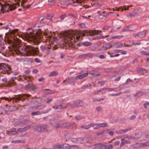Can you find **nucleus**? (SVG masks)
Instances as JSON below:
<instances>
[{"instance_id": "e433bc0d", "label": "nucleus", "mask_w": 149, "mask_h": 149, "mask_svg": "<svg viewBox=\"0 0 149 149\" xmlns=\"http://www.w3.org/2000/svg\"><path fill=\"white\" fill-rule=\"evenodd\" d=\"M124 7H125L124 8V7H123V8H122L121 7L119 8H116V11H119L120 9L121 10V11H122L123 9L125 10H127L129 8V6H127H127H125Z\"/></svg>"}, {"instance_id": "aec40b11", "label": "nucleus", "mask_w": 149, "mask_h": 149, "mask_svg": "<svg viewBox=\"0 0 149 149\" xmlns=\"http://www.w3.org/2000/svg\"><path fill=\"white\" fill-rule=\"evenodd\" d=\"M30 128V126L29 125H27L24 127L18 129H17V132H22L26 131V130L29 129Z\"/></svg>"}, {"instance_id": "338daca9", "label": "nucleus", "mask_w": 149, "mask_h": 149, "mask_svg": "<svg viewBox=\"0 0 149 149\" xmlns=\"http://www.w3.org/2000/svg\"><path fill=\"white\" fill-rule=\"evenodd\" d=\"M125 88V86L124 85H121L119 86L118 87V88H119V90H120L122 89H123Z\"/></svg>"}, {"instance_id": "49530a36", "label": "nucleus", "mask_w": 149, "mask_h": 149, "mask_svg": "<svg viewBox=\"0 0 149 149\" xmlns=\"http://www.w3.org/2000/svg\"><path fill=\"white\" fill-rule=\"evenodd\" d=\"M46 17L47 19V21H52V16L50 15L49 14H47V17Z\"/></svg>"}, {"instance_id": "2f4dec72", "label": "nucleus", "mask_w": 149, "mask_h": 149, "mask_svg": "<svg viewBox=\"0 0 149 149\" xmlns=\"http://www.w3.org/2000/svg\"><path fill=\"white\" fill-rule=\"evenodd\" d=\"M95 126H99L100 127H103L108 126V124L106 123H102L100 124H95Z\"/></svg>"}, {"instance_id": "6e6d98bb", "label": "nucleus", "mask_w": 149, "mask_h": 149, "mask_svg": "<svg viewBox=\"0 0 149 149\" xmlns=\"http://www.w3.org/2000/svg\"><path fill=\"white\" fill-rule=\"evenodd\" d=\"M101 51H103V50H105L106 49H107L106 47H105V45L102 46H101L99 49Z\"/></svg>"}, {"instance_id": "ddd939ff", "label": "nucleus", "mask_w": 149, "mask_h": 149, "mask_svg": "<svg viewBox=\"0 0 149 149\" xmlns=\"http://www.w3.org/2000/svg\"><path fill=\"white\" fill-rule=\"evenodd\" d=\"M17 134V132L16 131V129L15 128H12L10 131H8L7 134L9 135L12 136L15 135Z\"/></svg>"}, {"instance_id": "f3484780", "label": "nucleus", "mask_w": 149, "mask_h": 149, "mask_svg": "<svg viewBox=\"0 0 149 149\" xmlns=\"http://www.w3.org/2000/svg\"><path fill=\"white\" fill-rule=\"evenodd\" d=\"M146 33V31L145 30H143L141 32H140L137 33L135 34L134 36H137L142 38L145 37Z\"/></svg>"}, {"instance_id": "e2e57ef3", "label": "nucleus", "mask_w": 149, "mask_h": 149, "mask_svg": "<svg viewBox=\"0 0 149 149\" xmlns=\"http://www.w3.org/2000/svg\"><path fill=\"white\" fill-rule=\"evenodd\" d=\"M122 94L121 92H120L119 93H115V94H112L111 95L112 96H118L120 94Z\"/></svg>"}, {"instance_id": "052dcab7", "label": "nucleus", "mask_w": 149, "mask_h": 149, "mask_svg": "<svg viewBox=\"0 0 149 149\" xmlns=\"http://www.w3.org/2000/svg\"><path fill=\"white\" fill-rule=\"evenodd\" d=\"M51 110V109L49 108L46 110L45 111H42V113L45 114L48 113L49 111H50Z\"/></svg>"}, {"instance_id": "c9c22d12", "label": "nucleus", "mask_w": 149, "mask_h": 149, "mask_svg": "<svg viewBox=\"0 0 149 149\" xmlns=\"http://www.w3.org/2000/svg\"><path fill=\"white\" fill-rule=\"evenodd\" d=\"M58 74V73L57 72L55 71H53L50 72V74L49 75V76L50 77L55 76L57 75Z\"/></svg>"}, {"instance_id": "a19ab883", "label": "nucleus", "mask_w": 149, "mask_h": 149, "mask_svg": "<svg viewBox=\"0 0 149 149\" xmlns=\"http://www.w3.org/2000/svg\"><path fill=\"white\" fill-rule=\"evenodd\" d=\"M11 143H24L25 142L21 140H17L15 141H12L11 142Z\"/></svg>"}, {"instance_id": "f8f14e48", "label": "nucleus", "mask_w": 149, "mask_h": 149, "mask_svg": "<svg viewBox=\"0 0 149 149\" xmlns=\"http://www.w3.org/2000/svg\"><path fill=\"white\" fill-rule=\"evenodd\" d=\"M92 45V43L87 41H86L83 42H79L77 44L78 46L80 47L81 46H85L86 47H88Z\"/></svg>"}, {"instance_id": "a878e982", "label": "nucleus", "mask_w": 149, "mask_h": 149, "mask_svg": "<svg viewBox=\"0 0 149 149\" xmlns=\"http://www.w3.org/2000/svg\"><path fill=\"white\" fill-rule=\"evenodd\" d=\"M61 3L62 5H68L70 4V0H60Z\"/></svg>"}, {"instance_id": "58836bf2", "label": "nucleus", "mask_w": 149, "mask_h": 149, "mask_svg": "<svg viewBox=\"0 0 149 149\" xmlns=\"http://www.w3.org/2000/svg\"><path fill=\"white\" fill-rule=\"evenodd\" d=\"M104 144L103 143H96L95 144L93 145V146L95 148H97L99 147H100L102 146H104Z\"/></svg>"}, {"instance_id": "6ab92c4d", "label": "nucleus", "mask_w": 149, "mask_h": 149, "mask_svg": "<svg viewBox=\"0 0 149 149\" xmlns=\"http://www.w3.org/2000/svg\"><path fill=\"white\" fill-rule=\"evenodd\" d=\"M25 88L26 90H35L36 88V86L31 84H29L26 86Z\"/></svg>"}, {"instance_id": "37998d69", "label": "nucleus", "mask_w": 149, "mask_h": 149, "mask_svg": "<svg viewBox=\"0 0 149 149\" xmlns=\"http://www.w3.org/2000/svg\"><path fill=\"white\" fill-rule=\"evenodd\" d=\"M113 148V146L112 144H109L104 146V149H111Z\"/></svg>"}, {"instance_id": "bf43d9fd", "label": "nucleus", "mask_w": 149, "mask_h": 149, "mask_svg": "<svg viewBox=\"0 0 149 149\" xmlns=\"http://www.w3.org/2000/svg\"><path fill=\"white\" fill-rule=\"evenodd\" d=\"M55 127L57 128H61V124L56 123L55 125Z\"/></svg>"}, {"instance_id": "864d4df0", "label": "nucleus", "mask_w": 149, "mask_h": 149, "mask_svg": "<svg viewBox=\"0 0 149 149\" xmlns=\"http://www.w3.org/2000/svg\"><path fill=\"white\" fill-rule=\"evenodd\" d=\"M129 28L128 27H126L125 28H123L122 31V32H126L130 31Z\"/></svg>"}, {"instance_id": "c03bdc74", "label": "nucleus", "mask_w": 149, "mask_h": 149, "mask_svg": "<svg viewBox=\"0 0 149 149\" xmlns=\"http://www.w3.org/2000/svg\"><path fill=\"white\" fill-rule=\"evenodd\" d=\"M68 126V123H64L61 124V128H65L67 127Z\"/></svg>"}, {"instance_id": "7ed1b4c3", "label": "nucleus", "mask_w": 149, "mask_h": 149, "mask_svg": "<svg viewBox=\"0 0 149 149\" xmlns=\"http://www.w3.org/2000/svg\"><path fill=\"white\" fill-rule=\"evenodd\" d=\"M20 49L22 50L23 51L22 52L24 53L27 56L36 54L38 51V48L33 47L30 46L27 47L26 49H23L22 47H20L19 49V50L20 52H21Z\"/></svg>"}, {"instance_id": "393cba45", "label": "nucleus", "mask_w": 149, "mask_h": 149, "mask_svg": "<svg viewBox=\"0 0 149 149\" xmlns=\"http://www.w3.org/2000/svg\"><path fill=\"white\" fill-rule=\"evenodd\" d=\"M88 75V73H84L76 76L77 79H82Z\"/></svg>"}, {"instance_id": "7c9ffc66", "label": "nucleus", "mask_w": 149, "mask_h": 149, "mask_svg": "<svg viewBox=\"0 0 149 149\" xmlns=\"http://www.w3.org/2000/svg\"><path fill=\"white\" fill-rule=\"evenodd\" d=\"M113 45L116 48L120 47L123 46V45L122 43H118L115 42H113Z\"/></svg>"}, {"instance_id": "9b49d317", "label": "nucleus", "mask_w": 149, "mask_h": 149, "mask_svg": "<svg viewBox=\"0 0 149 149\" xmlns=\"http://www.w3.org/2000/svg\"><path fill=\"white\" fill-rule=\"evenodd\" d=\"M16 79L17 78L15 77H11V80L8 82L6 85V86L7 87H11L13 85L15 84V81Z\"/></svg>"}, {"instance_id": "3c124183", "label": "nucleus", "mask_w": 149, "mask_h": 149, "mask_svg": "<svg viewBox=\"0 0 149 149\" xmlns=\"http://www.w3.org/2000/svg\"><path fill=\"white\" fill-rule=\"evenodd\" d=\"M25 60L26 61L28 62V64L31 63L33 61V59L31 58H26Z\"/></svg>"}, {"instance_id": "0eeeda50", "label": "nucleus", "mask_w": 149, "mask_h": 149, "mask_svg": "<svg viewBox=\"0 0 149 149\" xmlns=\"http://www.w3.org/2000/svg\"><path fill=\"white\" fill-rule=\"evenodd\" d=\"M0 69L2 70L5 73L6 72H8L11 70V68L9 67L6 64L3 63L0 64Z\"/></svg>"}, {"instance_id": "4468645a", "label": "nucleus", "mask_w": 149, "mask_h": 149, "mask_svg": "<svg viewBox=\"0 0 149 149\" xmlns=\"http://www.w3.org/2000/svg\"><path fill=\"white\" fill-rule=\"evenodd\" d=\"M141 136V133L140 132H138L136 133L134 136H129L128 138L129 139H134V140L139 138Z\"/></svg>"}, {"instance_id": "20e7f679", "label": "nucleus", "mask_w": 149, "mask_h": 149, "mask_svg": "<svg viewBox=\"0 0 149 149\" xmlns=\"http://www.w3.org/2000/svg\"><path fill=\"white\" fill-rule=\"evenodd\" d=\"M30 96V95L29 94H22L21 95H17V96H16V97H13L12 98H10V99L7 97H2V98H3V99L9 102L11 101L12 100H14L13 102L14 101L17 102L20 100H22L23 102L26 97H29Z\"/></svg>"}, {"instance_id": "79ce46f5", "label": "nucleus", "mask_w": 149, "mask_h": 149, "mask_svg": "<svg viewBox=\"0 0 149 149\" xmlns=\"http://www.w3.org/2000/svg\"><path fill=\"white\" fill-rule=\"evenodd\" d=\"M104 100V98H102L101 99L98 98H93L92 101L93 102H96L97 101H102Z\"/></svg>"}, {"instance_id": "ea45409f", "label": "nucleus", "mask_w": 149, "mask_h": 149, "mask_svg": "<svg viewBox=\"0 0 149 149\" xmlns=\"http://www.w3.org/2000/svg\"><path fill=\"white\" fill-rule=\"evenodd\" d=\"M40 106V105H37L36 106H34L32 107V109L33 111H35L36 110L38 109H41L42 108H40L39 107V106Z\"/></svg>"}, {"instance_id": "6e6552de", "label": "nucleus", "mask_w": 149, "mask_h": 149, "mask_svg": "<svg viewBox=\"0 0 149 149\" xmlns=\"http://www.w3.org/2000/svg\"><path fill=\"white\" fill-rule=\"evenodd\" d=\"M47 20L46 17L41 16L40 17L39 19L38 22L41 24L40 26L44 25V24H48L47 23Z\"/></svg>"}, {"instance_id": "09e8293b", "label": "nucleus", "mask_w": 149, "mask_h": 149, "mask_svg": "<svg viewBox=\"0 0 149 149\" xmlns=\"http://www.w3.org/2000/svg\"><path fill=\"white\" fill-rule=\"evenodd\" d=\"M106 131L105 130H103L102 131L98 132L97 133V135L98 136L104 134L105 133Z\"/></svg>"}, {"instance_id": "f257e3e1", "label": "nucleus", "mask_w": 149, "mask_h": 149, "mask_svg": "<svg viewBox=\"0 0 149 149\" xmlns=\"http://www.w3.org/2000/svg\"><path fill=\"white\" fill-rule=\"evenodd\" d=\"M52 37L49 36L46 33H40L39 32L36 34L31 32L30 33H27L24 35V39L28 42L33 41V42L39 43L40 40H42L43 42H47Z\"/></svg>"}, {"instance_id": "680f3d73", "label": "nucleus", "mask_w": 149, "mask_h": 149, "mask_svg": "<svg viewBox=\"0 0 149 149\" xmlns=\"http://www.w3.org/2000/svg\"><path fill=\"white\" fill-rule=\"evenodd\" d=\"M85 0H76L75 1H74V3L75 2L77 3H80L82 2H84Z\"/></svg>"}, {"instance_id": "1a4fd4ad", "label": "nucleus", "mask_w": 149, "mask_h": 149, "mask_svg": "<svg viewBox=\"0 0 149 149\" xmlns=\"http://www.w3.org/2000/svg\"><path fill=\"white\" fill-rule=\"evenodd\" d=\"M84 105V102L81 100L75 101L72 105H71V107L73 108L77 106H83Z\"/></svg>"}, {"instance_id": "423d86ee", "label": "nucleus", "mask_w": 149, "mask_h": 149, "mask_svg": "<svg viewBox=\"0 0 149 149\" xmlns=\"http://www.w3.org/2000/svg\"><path fill=\"white\" fill-rule=\"evenodd\" d=\"M71 30H70L69 31H67L65 32V35H66L67 37H70L71 38H69V39H72L73 40V41H74L75 40V38L77 40H78L80 38V36H81V35H78L76 34H68V32L70 31Z\"/></svg>"}, {"instance_id": "cd10ccee", "label": "nucleus", "mask_w": 149, "mask_h": 149, "mask_svg": "<svg viewBox=\"0 0 149 149\" xmlns=\"http://www.w3.org/2000/svg\"><path fill=\"white\" fill-rule=\"evenodd\" d=\"M77 77H74L68 78L67 79L68 82L69 83H74L77 80Z\"/></svg>"}, {"instance_id": "2eb2a0df", "label": "nucleus", "mask_w": 149, "mask_h": 149, "mask_svg": "<svg viewBox=\"0 0 149 149\" xmlns=\"http://www.w3.org/2000/svg\"><path fill=\"white\" fill-rule=\"evenodd\" d=\"M4 41L6 42L9 44H11L12 42V39L10 37V35H8L7 33L6 34V36L5 37Z\"/></svg>"}, {"instance_id": "412c9836", "label": "nucleus", "mask_w": 149, "mask_h": 149, "mask_svg": "<svg viewBox=\"0 0 149 149\" xmlns=\"http://www.w3.org/2000/svg\"><path fill=\"white\" fill-rule=\"evenodd\" d=\"M130 142L129 140L121 139V142L120 144V146L122 147L125 144H130Z\"/></svg>"}, {"instance_id": "f704fd0d", "label": "nucleus", "mask_w": 149, "mask_h": 149, "mask_svg": "<svg viewBox=\"0 0 149 149\" xmlns=\"http://www.w3.org/2000/svg\"><path fill=\"white\" fill-rule=\"evenodd\" d=\"M146 115V119L145 120V121H144V123L145 125L149 124V112L147 113Z\"/></svg>"}, {"instance_id": "c756f323", "label": "nucleus", "mask_w": 149, "mask_h": 149, "mask_svg": "<svg viewBox=\"0 0 149 149\" xmlns=\"http://www.w3.org/2000/svg\"><path fill=\"white\" fill-rule=\"evenodd\" d=\"M146 70L142 68H138L137 72L141 74H143L144 73L146 72Z\"/></svg>"}, {"instance_id": "5fc2aeb1", "label": "nucleus", "mask_w": 149, "mask_h": 149, "mask_svg": "<svg viewBox=\"0 0 149 149\" xmlns=\"http://www.w3.org/2000/svg\"><path fill=\"white\" fill-rule=\"evenodd\" d=\"M40 48L42 51L43 52L46 49V45L41 46H40Z\"/></svg>"}, {"instance_id": "5701e85b", "label": "nucleus", "mask_w": 149, "mask_h": 149, "mask_svg": "<svg viewBox=\"0 0 149 149\" xmlns=\"http://www.w3.org/2000/svg\"><path fill=\"white\" fill-rule=\"evenodd\" d=\"M35 131L36 132H42L41 130V125H35L33 128Z\"/></svg>"}, {"instance_id": "69168bd1", "label": "nucleus", "mask_w": 149, "mask_h": 149, "mask_svg": "<svg viewBox=\"0 0 149 149\" xmlns=\"http://www.w3.org/2000/svg\"><path fill=\"white\" fill-rule=\"evenodd\" d=\"M105 47H106V49H107L108 48H109L110 47H111V45L110 44H106L105 45Z\"/></svg>"}, {"instance_id": "8fccbe9b", "label": "nucleus", "mask_w": 149, "mask_h": 149, "mask_svg": "<svg viewBox=\"0 0 149 149\" xmlns=\"http://www.w3.org/2000/svg\"><path fill=\"white\" fill-rule=\"evenodd\" d=\"M68 149H78V147L77 145H72Z\"/></svg>"}, {"instance_id": "9d476101", "label": "nucleus", "mask_w": 149, "mask_h": 149, "mask_svg": "<svg viewBox=\"0 0 149 149\" xmlns=\"http://www.w3.org/2000/svg\"><path fill=\"white\" fill-rule=\"evenodd\" d=\"M65 32H64V38L65 39H66L67 40V41L66 42V43H67V44L68 45V46L70 47H72L73 46V45L74 42L72 41L73 40H72V39H69V38H71L70 37H67L66 35H65Z\"/></svg>"}, {"instance_id": "f03ea898", "label": "nucleus", "mask_w": 149, "mask_h": 149, "mask_svg": "<svg viewBox=\"0 0 149 149\" xmlns=\"http://www.w3.org/2000/svg\"><path fill=\"white\" fill-rule=\"evenodd\" d=\"M101 32V31H100L99 30L96 31L95 30L93 31H88L86 30L82 31L81 32L77 30H71L68 32V34H76L78 35H81L83 36H82L83 37V36H93L96 34H97L99 32Z\"/></svg>"}, {"instance_id": "a211bd4d", "label": "nucleus", "mask_w": 149, "mask_h": 149, "mask_svg": "<svg viewBox=\"0 0 149 149\" xmlns=\"http://www.w3.org/2000/svg\"><path fill=\"white\" fill-rule=\"evenodd\" d=\"M68 147V145L67 144H65L63 145H57L54 146V149H61V148H67Z\"/></svg>"}, {"instance_id": "4be33fe9", "label": "nucleus", "mask_w": 149, "mask_h": 149, "mask_svg": "<svg viewBox=\"0 0 149 149\" xmlns=\"http://www.w3.org/2000/svg\"><path fill=\"white\" fill-rule=\"evenodd\" d=\"M95 126V123H91L87 125H82L81 127L85 129H88L90 127Z\"/></svg>"}, {"instance_id": "bb28decb", "label": "nucleus", "mask_w": 149, "mask_h": 149, "mask_svg": "<svg viewBox=\"0 0 149 149\" xmlns=\"http://www.w3.org/2000/svg\"><path fill=\"white\" fill-rule=\"evenodd\" d=\"M42 132L47 131L49 128L48 126L46 125H41Z\"/></svg>"}, {"instance_id": "c85d7f7f", "label": "nucleus", "mask_w": 149, "mask_h": 149, "mask_svg": "<svg viewBox=\"0 0 149 149\" xmlns=\"http://www.w3.org/2000/svg\"><path fill=\"white\" fill-rule=\"evenodd\" d=\"M53 107L55 109H57L66 108H67V106H65L64 107H63V106L61 104L56 106H53Z\"/></svg>"}, {"instance_id": "72a5a7b5", "label": "nucleus", "mask_w": 149, "mask_h": 149, "mask_svg": "<svg viewBox=\"0 0 149 149\" xmlns=\"http://www.w3.org/2000/svg\"><path fill=\"white\" fill-rule=\"evenodd\" d=\"M42 114V111H38L32 112L31 113V114L32 116H36L38 115Z\"/></svg>"}, {"instance_id": "4c0bfd02", "label": "nucleus", "mask_w": 149, "mask_h": 149, "mask_svg": "<svg viewBox=\"0 0 149 149\" xmlns=\"http://www.w3.org/2000/svg\"><path fill=\"white\" fill-rule=\"evenodd\" d=\"M108 89H109V88H101L99 90H98L97 91H95L94 94H98L99 92L102 91L104 90H107Z\"/></svg>"}, {"instance_id": "774afa93", "label": "nucleus", "mask_w": 149, "mask_h": 149, "mask_svg": "<svg viewBox=\"0 0 149 149\" xmlns=\"http://www.w3.org/2000/svg\"><path fill=\"white\" fill-rule=\"evenodd\" d=\"M96 109L97 111L99 112V111H101L102 108H101V107L98 106V107H97L96 108Z\"/></svg>"}, {"instance_id": "39448f33", "label": "nucleus", "mask_w": 149, "mask_h": 149, "mask_svg": "<svg viewBox=\"0 0 149 149\" xmlns=\"http://www.w3.org/2000/svg\"><path fill=\"white\" fill-rule=\"evenodd\" d=\"M28 120L24 118H20L19 119H16L14 123L16 126H19L21 127L24 126L27 124Z\"/></svg>"}, {"instance_id": "a18cd8bd", "label": "nucleus", "mask_w": 149, "mask_h": 149, "mask_svg": "<svg viewBox=\"0 0 149 149\" xmlns=\"http://www.w3.org/2000/svg\"><path fill=\"white\" fill-rule=\"evenodd\" d=\"M129 137L127 135L123 134L120 137H118V138H121V139H125L128 138Z\"/></svg>"}, {"instance_id": "b1692460", "label": "nucleus", "mask_w": 149, "mask_h": 149, "mask_svg": "<svg viewBox=\"0 0 149 149\" xmlns=\"http://www.w3.org/2000/svg\"><path fill=\"white\" fill-rule=\"evenodd\" d=\"M131 130V128H128L126 129L125 130H119L116 132V133L118 134H122L124 133L127 132V131L130 130Z\"/></svg>"}, {"instance_id": "4d7b16f0", "label": "nucleus", "mask_w": 149, "mask_h": 149, "mask_svg": "<svg viewBox=\"0 0 149 149\" xmlns=\"http://www.w3.org/2000/svg\"><path fill=\"white\" fill-rule=\"evenodd\" d=\"M141 53L142 55H144L148 56L147 54H148V52H146L142 51L141 52Z\"/></svg>"}, {"instance_id": "de8ad7c7", "label": "nucleus", "mask_w": 149, "mask_h": 149, "mask_svg": "<svg viewBox=\"0 0 149 149\" xmlns=\"http://www.w3.org/2000/svg\"><path fill=\"white\" fill-rule=\"evenodd\" d=\"M84 118V117L80 116H76L75 117V119L77 120H80Z\"/></svg>"}, {"instance_id": "dca6fc26", "label": "nucleus", "mask_w": 149, "mask_h": 149, "mask_svg": "<svg viewBox=\"0 0 149 149\" xmlns=\"http://www.w3.org/2000/svg\"><path fill=\"white\" fill-rule=\"evenodd\" d=\"M93 57V55L91 53H87L86 54H83L79 56V58H86L87 57H89L91 58Z\"/></svg>"}, {"instance_id": "13d9d810", "label": "nucleus", "mask_w": 149, "mask_h": 149, "mask_svg": "<svg viewBox=\"0 0 149 149\" xmlns=\"http://www.w3.org/2000/svg\"><path fill=\"white\" fill-rule=\"evenodd\" d=\"M4 10L2 6L1 5H0V13L1 12L4 13Z\"/></svg>"}, {"instance_id": "0e129e2a", "label": "nucleus", "mask_w": 149, "mask_h": 149, "mask_svg": "<svg viewBox=\"0 0 149 149\" xmlns=\"http://www.w3.org/2000/svg\"><path fill=\"white\" fill-rule=\"evenodd\" d=\"M147 105L149 106V102H146L143 104V106L145 109H146L147 108Z\"/></svg>"}, {"instance_id": "603ef678", "label": "nucleus", "mask_w": 149, "mask_h": 149, "mask_svg": "<svg viewBox=\"0 0 149 149\" xmlns=\"http://www.w3.org/2000/svg\"><path fill=\"white\" fill-rule=\"evenodd\" d=\"M78 25L80 28H84L85 27V24L84 23L79 24Z\"/></svg>"}, {"instance_id": "473e14b6", "label": "nucleus", "mask_w": 149, "mask_h": 149, "mask_svg": "<svg viewBox=\"0 0 149 149\" xmlns=\"http://www.w3.org/2000/svg\"><path fill=\"white\" fill-rule=\"evenodd\" d=\"M68 16L69 17V19L70 20L72 19V20L75 21V20L76 19V17L72 14H68Z\"/></svg>"}]
</instances>
